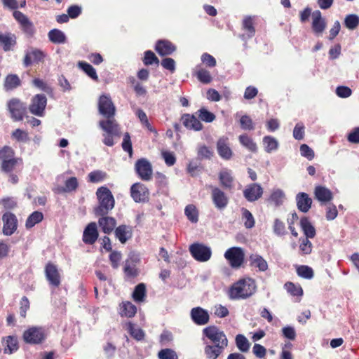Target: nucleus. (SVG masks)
<instances>
[{
  "label": "nucleus",
  "instance_id": "nucleus-49",
  "mask_svg": "<svg viewBox=\"0 0 359 359\" xmlns=\"http://www.w3.org/2000/svg\"><path fill=\"white\" fill-rule=\"evenodd\" d=\"M128 331L130 336L137 341L143 340L144 338L145 334L142 329L136 327L132 323H128Z\"/></svg>",
  "mask_w": 359,
  "mask_h": 359
},
{
  "label": "nucleus",
  "instance_id": "nucleus-57",
  "mask_svg": "<svg viewBox=\"0 0 359 359\" xmlns=\"http://www.w3.org/2000/svg\"><path fill=\"white\" fill-rule=\"evenodd\" d=\"M159 60L151 50H147L144 52V55L143 58V63L146 66L156 65L157 66L159 65Z\"/></svg>",
  "mask_w": 359,
  "mask_h": 359
},
{
  "label": "nucleus",
  "instance_id": "nucleus-3",
  "mask_svg": "<svg viewBox=\"0 0 359 359\" xmlns=\"http://www.w3.org/2000/svg\"><path fill=\"white\" fill-rule=\"evenodd\" d=\"M15 151L10 146H4L0 149V161L1 170L6 174H11L17 171V168L20 167L22 170L23 160L20 157H15Z\"/></svg>",
  "mask_w": 359,
  "mask_h": 359
},
{
  "label": "nucleus",
  "instance_id": "nucleus-6",
  "mask_svg": "<svg viewBox=\"0 0 359 359\" xmlns=\"http://www.w3.org/2000/svg\"><path fill=\"white\" fill-rule=\"evenodd\" d=\"M7 109L8 110L11 118L14 121H22L27 112V107L19 98L13 97L7 102Z\"/></svg>",
  "mask_w": 359,
  "mask_h": 359
},
{
  "label": "nucleus",
  "instance_id": "nucleus-38",
  "mask_svg": "<svg viewBox=\"0 0 359 359\" xmlns=\"http://www.w3.org/2000/svg\"><path fill=\"white\" fill-rule=\"evenodd\" d=\"M147 296L146 285L144 283H139L134 289L132 297L136 302H143Z\"/></svg>",
  "mask_w": 359,
  "mask_h": 359
},
{
  "label": "nucleus",
  "instance_id": "nucleus-35",
  "mask_svg": "<svg viewBox=\"0 0 359 359\" xmlns=\"http://www.w3.org/2000/svg\"><path fill=\"white\" fill-rule=\"evenodd\" d=\"M300 226L305 235V238H313L316 234V229L308 217H303L300 219Z\"/></svg>",
  "mask_w": 359,
  "mask_h": 359
},
{
  "label": "nucleus",
  "instance_id": "nucleus-1",
  "mask_svg": "<svg viewBox=\"0 0 359 359\" xmlns=\"http://www.w3.org/2000/svg\"><path fill=\"white\" fill-rule=\"evenodd\" d=\"M98 110L106 120H101L99 122V126L104 131L103 134V143L112 147L115 142L114 137H120L121 131L118 123L114 118L116 114V107L108 95H102L98 101Z\"/></svg>",
  "mask_w": 359,
  "mask_h": 359
},
{
  "label": "nucleus",
  "instance_id": "nucleus-41",
  "mask_svg": "<svg viewBox=\"0 0 359 359\" xmlns=\"http://www.w3.org/2000/svg\"><path fill=\"white\" fill-rule=\"evenodd\" d=\"M127 83L133 87L135 94L137 96H142L147 94V90L134 76H130L127 79Z\"/></svg>",
  "mask_w": 359,
  "mask_h": 359
},
{
  "label": "nucleus",
  "instance_id": "nucleus-44",
  "mask_svg": "<svg viewBox=\"0 0 359 359\" xmlns=\"http://www.w3.org/2000/svg\"><path fill=\"white\" fill-rule=\"evenodd\" d=\"M107 177V174L100 170L90 172L88 175V182L90 183H99L103 182Z\"/></svg>",
  "mask_w": 359,
  "mask_h": 359
},
{
  "label": "nucleus",
  "instance_id": "nucleus-52",
  "mask_svg": "<svg viewBox=\"0 0 359 359\" xmlns=\"http://www.w3.org/2000/svg\"><path fill=\"white\" fill-rule=\"evenodd\" d=\"M263 143L264 144L265 151L267 153H271L278 149V141L271 136H265L263 138Z\"/></svg>",
  "mask_w": 359,
  "mask_h": 359
},
{
  "label": "nucleus",
  "instance_id": "nucleus-61",
  "mask_svg": "<svg viewBox=\"0 0 359 359\" xmlns=\"http://www.w3.org/2000/svg\"><path fill=\"white\" fill-rule=\"evenodd\" d=\"M122 149L124 151L128 153L129 156L133 155V146L130 135L128 133L123 135V142L121 144Z\"/></svg>",
  "mask_w": 359,
  "mask_h": 359
},
{
  "label": "nucleus",
  "instance_id": "nucleus-54",
  "mask_svg": "<svg viewBox=\"0 0 359 359\" xmlns=\"http://www.w3.org/2000/svg\"><path fill=\"white\" fill-rule=\"evenodd\" d=\"M43 218V213L39 211H34L27 218L25 226L27 228H32L35 224L42 221Z\"/></svg>",
  "mask_w": 359,
  "mask_h": 359
},
{
  "label": "nucleus",
  "instance_id": "nucleus-55",
  "mask_svg": "<svg viewBox=\"0 0 359 359\" xmlns=\"http://www.w3.org/2000/svg\"><path fill=\"white\" fill-rule=\"evenodd\" d=\"M344 25L348 29H355L359 25V17L355 14L347 15L344 19Z\"/></svg>",
  "mask_w": 359,
  "mask_h": 359
},
{
  "label": "nucleus",
  "instance_id": "nucleus-11",
  "mask_svg": "<svg viewBox=\"0 0 359 359\" xmlns=\"http://www.w3.org/2000/svg\"><path fill=\"white\" fill-rule=\"evenodd\" d=\"M13 17L20 25V28L23 33L29 38L34 36L36 32L35 27L32 21L21 11H15Z\"/></svg>",
  "mask_w": 359,
  "mask_h": 359
},
{
  "label": "nucleus",
  "instance_id": "nucleus-39",
  "mask_svg": "<svg viewBox=\"0 0 359 359\" xmlns=\"http://www.w3.org/2000/svg\"><path fill=\"white\" fill-rule=\"evenodd\" d=\"M239 142L241 145L248 149L250 151L256 153L257 151V144L254 142L252 138L247 134L241 135L238 137Z\"/></svg>",
  "mask_w": 359,
  "mask_h": 359
},
{
  "label": "nucleus",
  "instance_id": "nucleus-47",
  "mask_svg": "<svg viewBox=\"0 0 359 359\" xmlns=\"http://www.w3.org/2000/svg\"><path fill=\"white\" fill-rule=\"evenodd\" d=\"M242 220L246 229H252L255 226V221L252 214L246 208H241Z\"/></svg>",
  "mask_w": 359,
  "mask_h": 359
},
{
  "label": "nucleus",
  "instance_id": "nucleus-37",
  "mask_svg": "<svg viewBox=\"0 0 359 359\" xmlns=\"http://www.w3.org/2000/svg\"><path fill=\"white\" fill-rule=\"evenodd\" d=\"M137 313V307L130 302H124L120 305V315L127 318H133Z\"/></svg>",
  "mask_w": 359,
  "mask_h": 359
},
{
  "label": "nucleus",
  "instance_id": "nucleus-14",
  "mask_svg": "<svg viewBox=\"0 0 359 359\" xmlns=\"http://www.w3.org/2000/svg\"><path fill=\"white\" fill-rule=\"evenodd\" d=\"M211 189V199L212 201L218 210H224L229 204L228 196L219 187L210 186Z\"/></svg>",
  "mask_w": 359,
  "mask_h": 359
},
{
  "label": "nucleus",
  "instance_id": "nucleus-18",
  "mask_svg": "<svg viewBox=\"0 0 359 359\" xmlns=\"http://www.w3.org/2000/svg\"><path fill=\"white\" fill-rule=\"evenodd\" d=\"M263 193V188L257 183L250 184L243 190V196L249 202H255L259 200L262 196Z\"/></svg>",
  "mask_w": 359,
  "mask_h": 359
},
{
  "label": "nucleus",
  "instance_id": "nucleus-50",
  "mask_svg": "<svg viewBox=\"0 0 359 359\" xmlns=\"http://www.w3.org/2000/svg\"><path fill=\"white\" fill-rule=\"evenodd\" d=\"M285 194L280 189L274 190L270 195L268 201L274 204L276 206H279L283 204Z\"/></svg>",
  "mask_w": 359,
  "mask_h": 359
},
{
  "label": "nucleus",
  "instance_id": "nucleus-21",
  "mask_svg": "<svg viewBox=\"0 0 359 359\" xmlns=\"http://www.w3.org/2000/svg\"><path fill=\"white\" fill-rule=\"evenodd\" d=\"M154 48L157 53L162 57L170 55L177 50L176 46L167 39L158 40Z\"/></svg>",
  "mask_w": 359,
  "mask_h": 359
},
{
  "label": "nucleus",
  "instance_id": "nucleus-9",
  "mask_svg": "<svg viewBox=\"0 0 359 359\" xmlns=\"http://www.w3.org/2000/svg\"><path fill=\"white\" fill-rule=\"evenodd\" d=\"M189 252L191 256L201 262H207L211 257L212 252L209 247L198 243H195L189 246Z\"/></svg>",
  "mask_w": 359,
  "mask_h": 359
},
{
  "label": "nucleus",
  "instance_id": "nucleus-15",
  "mask_svg": "<svg viewBox=\"0 0 359 359\" xmlns=\"http://www.w3.org/2000/svg\"><path fill=\"white\" fill-rule=\"evenodd\" d=\"M130 196L136 203H144L149 200V191L144 184L137 182L130 187Z\"/></svg>",
  "mask_w": 359,
  "mask_h": 359
},
{
  "label": "nucleus",
  "instance_id": "nucleus-42",
  "mask_svg": "<svg viewBox=\"0 0 359 359\" xmlns=\"http://www.w3.org/2000/svg\"><path fill=\"white\" fill-rule=\"evenodd\" d=\"M123 273L128 279H132L139 275V270L132 262L126 261L123 267Z\"/></svg>",
  "mask_w": 359,
  "mask_h": 359
},
{
  "label": "nucleus",
  "instance_id": "nucleus-46",
  "mask_svg": "<svg viewBox=\"0 0 359 359\" xmlns=\"http://www.w3.org/2000/svg\"><path fill=\"white\" fill-rule=\"evenodd\" d=\"M243 29L247 32L248 37L251 38L255 34L254 19L251 16L245 17L242 22Z\"/></svg>",
  "mask_w": 359,
  "mask_h": 359
},
{
  "label": "nucleus",
  "instance_id": "nucleus-16",
  "mask_svg": "<svg viewBox=\"0 0 359 359\" xmlns=\"http://www.w3.org/2000/svg\"><path fill=\"white\" fill-rule=\"evenodd\" d=\"M45 57L46 54L42 50L32 47L25 53L23 59V65L25 67H28L32 63L43 62Z\"/></svg>",
  "mask_w": 359,
  "mask_h": 359
},
{
  "label": "nucleus",
  "instance_id": "nucleus-62",
  "mask_svg": "<svg viewBox=\"0 0 359 359\" xmlns=\"http://www.w3.org/2000/svg\"><path fill=\"white\" fill-rule=\"evenodd\" d=\"M158 359H178L177 353L171 348H163L158 353Z\"/></svg>",
  "mask_w": 359,
  "mask_h": 359
},
{
  "label": "nucleus",
  "instance_id": "nucleus-60",
  "mask_svg": "<svg viewBox=\"0 0 359 359\" xmlns=\"http://www.w3.org/2000/svg\"><path fill=\"white\" fill-rule=\"evenodd\" d=\"M11 137L18 142H26L29 140L28 133L20 128L13 130Z\"/></svg>",
  "mask_w": 359,
  "mask_h": 359
},
{
  "label": "nucleus",
  "instance_id": "nucleus-53",
  "mask_svg": "<svg viewBox=\"0 0 359 359\" xmlns=\"http://www.w3.org/2000/svg\"><path fill=\"white\" fill-rule=\"evenodd\" d=\"M297 273L299 276L305 279H311L313 276V270L309 266L300 265L296 269Z\"/></svg>",
  "mask_w": 359,
  "mask_h": 359
},
{
  "label": "nucleus",
  "instance_id": "nucleus-29",
  "mask_svg": "<svg viewBox=\"0 0 359 359\" xmlns=\"http://www.w3.org/2000/svg\"><path fill=\"white\" fill-rule=\"evenodd\" d=\"M312 29L316 34H321L326 27V22L320 11H315L312 14Z\"/></svg>",
  "mask_w": 359,
  "mask_h": 359
},
{
  "label": "nucleus",
  "instance_id": "nucleus-4",
  "mask_svg": "<svg viewBox=\"0 0 359 359\" xmlns=\"http://www.w3.org/2000/svg\"><path fill=\"white\" fill-rule=\"evenodd\" d=\"M96 196L99 204L94 209L95 214L97 216L107 215L115 205L114 198L111 191L106 187H101L97 189Z\"/></svg>",
  "mask_w": 359,
  "mask_h": 359
},
{
  "label": "nucleus",
  "instance_id": "nucleus-63",
  "mask_svg": "<svg viewBox=\"0 0 359 359\" xmlns=\"http://www.w3.org/2000/svg\"><path fill=\"white\" fill-rule=\"evenodd\" d=\"M30 308V302L28 298L25 296L22 297L20 301L19 312L20 316L22 318H25L27 316V311Z\"/></svg>",
  "mask_w": 359,
  "mask_h": 359
},
{
  "label": "nucleus",
  "instance_id": "nucleus-51",
  "mask_svg": "<svg viewBox=\"0 0 359 359\" xmlns=\"http://www.w3.org/2000/svg\"><path fill=\"white\" fill-rule=\"evenodd\" d=\"M196 76L198 80L203 84L210 83L212 81V77L210 72L203 68H200L197 70L196 72Z\"/></svg>",
  "mask_w": 359,
  "mask_h": 359
},
{
  "label": "nucleus",
  "instance_id": "nucleus-30",
  "mask_svg": "<svg viewBox=\"0 0 359 359\" xmlns=\"http://www.w3.org/2000/svg\"><path fill=\"white\" fill-rule=\"evenodd\" d=\"M79 187V182L76 177H71L65 182V185L59 186L55 189L57 194L69 193L75 191Z\"/></svg>",
  "mask_w": 359,
  "mask_h": 359
},
{
  "label": "nucleus",
  "instance_id": "nucleus-64",
  "mask_svg": "<svg viewBox=\"0 0 359 359\" xmlns=\"http://www.w3.org/2000/svg\"><path fill=\"white\" fill-rule=\"evenodd\" d=\"M240 124L241 128L245 130H252L255 128L252 118L247 115L241 117Z\"/></svg>",
  "mask_w": 359,
  "mask_h": 359
},
{
  "label": "nucleus",
  "instance_id": "nucleus-58",
  "mask_svg": "<svg viewBox=\"0 0 359 359\" xmlns=\"http://www.w3.org/2000/svg\"><path fill=\"white\" fill-rule=\"evenodd\" d=\"M299 250L302 255H309L312 252L313 245L307 238H301L299 239Z\"/></svg>",
  "mask_w": 359,
  "mask_h": 359
},
{
  "label": "nucleus",
  "instance_id": "nucleus-13",
  "mask_svg": "<svg viewBox=\"0 0 359 359\" xmlns=\"http://www.w3.org/2000/svg\"><path fill=\"white\" fill-rule=\"evenodd\" d=\"M47 104V98L43 94L35 95L31 100L29 110L31 114L43 116Z\"/></svg>",
  "mask_w": 359,
  "mask_h": 359
},
{
  "label": "nucleus",
  "instance_id": "nucleus-32",
  "mask_svg": "<svg viewBox=\"0 0 359 359\" xmlns=\"http://www.w3.org/2000/svg\"><path fill=\"white\" fill-rule=\"evenodd\" d=\"M297 205L298 209L303 212H307L311 208L312 200L306 193L302 192L297 195Z\"/></svg>",
  "mask_w": 359,
  "mask_h": 359
},
{
  "label": "nucleus",
  "instance_id": "nucleus-59",
  "mask_svg": "<svg viewBox=\"0 0 359 359\" xmlns=\"http://www.w3.org/2000/svg\"><path fill=\"white\" fill-rule=\"evenodd\" d=\"M197 114L201 121L207 123H211L215 119V115L207 110L205 108L198 109Z\"/></svg>",
  "mask_w": 359,
  "mask_h": 359
},
{
  "label": "nucleus",
  "instance_id": "nucleus-19",
  "mask_svg": "<svg viewBox=\"0 0 359 359\" xmlns=\"http://www.w3.org/2000/svg\"><path fill=\"white\" fill-rule=\"evenodd\" d=\"M98 236L99 233L97 224L95 222H92L88 224L85 227L83 232L82 241L86 245H93L97 241Z\"/></svg>",
  "mask_w": 359,
  "mask_h": 359
},
{
  "label": "nucleus",
  "instance_id": "nucleus-20",
  "mask_svg": "<svg viewBox=\"0 0 359 359\" xmlns=\"http://www.w3.org/2000/svg\"><path fill=\"white\" fill-rule=\"evenodd\" d=\"M16 45L17 36L15 34L9 32H0V48L4 51H12Z\"/></svg>",
  "mask_w": 359,
  "mask_h": 359
},
{
  "label": "nucleus",
  "instance_id": "nucleus-28",
  "mask_svg": "<svg viewBox=\"0 0 359 359\" xmlns=\"http://www.w3.org/2000/svg\"><path fill=\"white\" fill-rule=\"evenodd\" d=\"M314 195L315 198L322 203L330 202L333 198L332 191L321 185L315 187Z\"/></svg>",
  "mask_w": 359,
  "mask_h": 359
},
{
  "label": "nucleus",
  "instance_id": "nucleus-27",
  "mask_svg": "<svg viewBox=\"0 0 359 359\" xmlns=\"http://www.w3.org/2000/svg\"><path fill=\"white\" fill-rule=\"evenodd\" d=\"M219 181L221 186L228 190H231L234 187V177L232 176L231 170H223L219 173Z\"/></svg>",
  "mask_w": 359,
  "mask_h": 359
},
{
  "label": "nucleus",
  "instance_id": "nucleus-2",
  "mask_svg": "<svg viewBox=\"0 0 359 359\" xmlns=\"http://www.w3.org/2000/svg\"><path fill=\"white\" fill-rule=\"evenodd\" d=\"M257 285L252 278H241L235 282L229 290V297L231 299H245L255 293Z\"/></svg>",
  "mask_w": 359,
  "mask_h": 359
},
{
  "label": "nucleus",
  "instance_id": "nucleus-25",
  "mask_svg": "<svg viewBox=\"0 0 359 359\" xmlns=\"http://www.w3.org/2000/svg\"><path fill=\"white\" fill-rule=\"evenodd\" d=\"M98 225L103 233L110 234L116 229V221L112 217L101 216L98 219Z\"/></svg>",
  "mask_w": 359,
  "mask_h": 359
},
{
  "label": "nucleus",
  "instance_id": "nucleus-43",
  "mask_svg": "<svg viewBox=\"0 0 359 359\" xmlns=\"http://www.w3.org/2000/svg\"><path fill=\"white\" fill-rule=\"evenodd\" d=\"M236 345L238 349L242 353H247L250 348V343L248 339L243 334H238L235 339Z\"/></svg>",
  "mask_w": 359,
  "mask_h": 359
},
{
  "label": "nucleus",
  "instance_id": "nucleus-5",
  "mask_svg": "<svg viewBox=\"0 0 359 359\" xmlns=\"http://www.w3.org/2000/svg\"><path fill=\"white\" fill-rule=\"evenodd\" d=\"M203 334L206 337L213 345H218L222 348L228 346V339L225 333L215 325L206 327L203 330Z\"/></svg>",
  "mask_w": 359,
  "mask_h": 359
},
{
  "label": "nucleus",
  "instance_id": "nucleus-26",
  "mask_svg": "<svg viewBox=\"0 0 359 359\" xmlns=\"http://www.w3.org/2000/svg\"><path fill=\"white\" fill-rule=\"evenodd\" d=\"M183 125L189 130L200 131L203 129V125L200 121L192 114H185L182 116Z\"/></svg>",
  "mask_w": 359,
  "mask_h": 359
},
{
  "label": "nucleus",
  "instance_id": "nucleus-22",
  "mask_svg": "<svg viewBox=\"0 0 359 359\" xmlns=\"http://www.w3.org/2000/svg\"><path fill=\"white\" fill-rule=\"evenodd\" d=\"M191 318L197 325H204L209 322L210 316L208 312L200 307H194L190 312Z\"/></svg>",
  "mask_w": 359,
  "mask_h": 359
},
{
  "label": "nucleus",
  "instance_id": "nucleus-56",
  "mask_svg": "<svg viewBox=\"0 0 359 359\" xmlns=\"http://www.w3.org/2000/svg\"><path fill=\"white\" fill-rule=\"evenodd\" d=\"M184 214L188 219L191 222L196 223L198 220V212L195 205H188L184 209Z\"/></svg>",
  "mask_w": 359,
  "mask_h": 359
},
{
  "label": "nucleus",
  "instance_id": "nucleus-33",
  "mask_svg": "<svg viewBox=\"0 0 359 359\" xmlns=\"http://www.w3.org/2000/svg\"><path fill=\"white\" fill-rule=\"evenodd\" d=\"M1 342L3 344L4 342L6 344V346L4 349V352L6 354H12L19 348L18 341L15 336L3 337Z\"/></svg>",
  "mask_w": 359,
  "mask_h": 359
},
{
  "label": "nucleus",
  "instance_id": "nucleus-36",
  "mask_svg": "<svg viewBox=\"0 0 359 359\" xmlns=\"http://www.w3.org/2000/svg\"><path fill=\"white\" fill-rule=\"evenodd\" d=\"M224 348L218 345L207 344L204 348V353L207 359H217L224 352Z\"/></svg>",
  "mask_w": 359,
  "mask_h": 359
},
{
  "label": "nucleus",
  "instance_id": "nucleus-48",
  "mask_svg": "<svg viewBox=\"0 0 359 359\" xmlns=\"http://www.w3.org/2000/svg\"><path fill=\"white\" fill-rule=\"evenodd\" d=\"M284 288L292 296L302 297L303 295V289L300 285L288 281L285 283Z\"/></svg>",
  "mask_w": 359,
  "mask_h": 359
},
{
  "label": "nucleus",
  "instance_id": "nucleus-23",
  "mask_svg": "<svg viewBox=\"0 0 359 359\" xmlns=\"http://www.w3.org/2000/svg\"><path fill=\"white\" fill-rule=\"evenodd\" d=\"M133 234V227L130 225L121 224L116 227L114 230L115 237L122 244H125L128 241L132 238Z\"/></svg>",
  "mask_w": 359,
  "mask_h": 359
},
{
  "label": "nucleus",
  "instance_id": "nucleus-10",
  "mask_svg": "<svg viewBox=\"0 0 359 359\" xmlns=\"http://www.w3.org/2000/svg\"><path fill=\"white\" fill-rule=\"evenodd\" d=\"M22 338L27 344H39L45 340L46 334L42 328L32 327L24 332Z\"/></svg>",
  "mask_w": 359,
  "mask_h": 359
},
{
  "label": "nucleus",
  "instance_id": "nucleus-7",
  "mask_svg": "<svg viewBox=\"0 0 359 359\" xmlns=\"http://www.w3.org/2000/svg\"><path fill=\"white\" fill-rule=\"evenodd\" d=\"M224 257L233 269L240 268L245 260V253L241 247H231L224 253Z\"/></svg>",
  "mask_w": 359,
  "mask_h": 359
},
{
  "label": "nucleus",
  "instance_id": "nucleus-45",
  "mask_svg": "<svg viewBox=\"0 0 359 359\" xmlns=\"http://www.w3.org/2000/svg\"><path fill=\"white\" fill-rule=\"evenodd\" d=\"M79 67L94 81H98V76L95 68L89 63L83 61L79 62Z\"/></svg>",
  "mask_w": 359,
  "mask_h": 359
},
{
  "label": "nucleus",
  "instance_id": "nucleus-8",
  "mask_svg": "<svg viewBox=\"0 0 359 359\" xmlns=\"http://www.w3.org/2000/svg\"><path fill=\"white\" fill-rule=\"evenodd\" d=\"M135 170L138 177L143 181L148 182L152 178V165L147 158L138 159L135 163Z\"/></svg>",
  "mask_w": 359,
  "mask_h": 359
},
{
  "label": "nucleus",
  "instance_id": "nucleus-17",
  "mask_svg": "<svg viewBox=\"0 0 359 359\" xmlns=\"http://www.w3.org/2000/svg\"><path fill=\"white\" fill-rule=\"evenodd\" d=\"M2 220L4 222L3 233L6 236H11L18 227L16 216L13 213L7 212L3 215Z\"/></svg>",
  "mask_w": 359,
  "mask_h": 359
},
{
  "label": "nucleus",
  "instance_id": "nucleus-24",
  "mask_svg": "<svg viewBox=\"0 0 359 359\" xmlns=\"http://www.w3.org/2000/svg\"><path fill=\"white\" fill-rule=\"evenodd\" d=\"M217 150L219 156L224 160H229L233 156V151L229 147L227 137H222L217 140Z\"/></svg>",
  "mask_w": 359,
  "mask_h": 359
},
{
  "label": "nucleus",
  "instance_id": "nucleus-34",
  "mask_svg": "<svg viewBox=\"0 0 359 359\" xmlns=\"http://www.w3.org/2000/svg\"><path fill=\"white\" fill-rule=\"evenodd\" d=\"M248 259L250 266L258 268L260 271H266L268 269L267 262L261 255L251 254Z\"/></svg>",
  "mask_w": 359,
  "mask_h": 359
},
{
  "label": "nucleus",
  "instance_id": "nucleus-31",
  "mask_svg": "<svg viewBox=\"0 0 359 359\" xmlns=\"http://www.w3.org/2000/svg\"><path fill=\"white\" fill-rule=\"evenodd\" d=\"M21 85L22 81L17 74H9L5 77L4 89L6 91H11L21 86Z\"/></svg>",
  "mask_w": 359,
  "mask_h": 359
},
{
  "label": "nucleus",
  "instance_id": "nucleus-12",
  "mask_svg": "<svg viewBox=\"0 0 359 359\" xmlns=\"http://www.w3.org/2000/svg\"><path fill=\"white\" fill-rule=\"evenodd\" d=\"M44 273L50 285L58 287L61 284V276L56 264L48 262L44 268Z\"/></svg>",
  "mask_w": 359,
  "mask_h": 359
},
{
  "label": "nucleus",
  "instance_id": "nucleus-40",
  "mask_svg": "<svg viewBox=\"0 0 359 359\" xmlns=\"http://www.w3.org/2000/svg\"><path fill=\"white\" fill-rule=\"evenodd\" d=\"M49 40L56 44L64 43L66 41V36L65 34L60 29H51L48 34Z\"/></svg>",
  "mask_w": 359,
  "mask_h": 359
}]
</instances>
